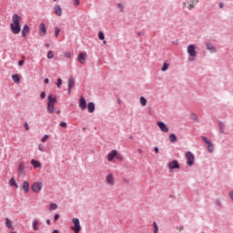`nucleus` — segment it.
<instances>
[{
  "label": "nucleus",
  "mask_w": 233,
  "mask_h": 233,
  "mask_svg": "<svg viewBox=\"0 0 233 233\" xmlns=\"http://www.w3.org/2000/svg\"><path fill=\"white\" fill-rule=\"evenodd\" d=\"M104 45H106V41H104Z\"/></svg>",
  "instance_id": "052dcab7"
},
{
  "label": "nucleus",
  "mask_w": 233,
  "mask_h": 233,
  "mask_svg": "<svg viewBox=\"0 0 233 233\" xmlns=\"http://www.w3.org/2000/svg\"><path fill=\"white\" fill-rule=\"evenodd\" d=\"M140 105L142 106H147V98H145V96H140Z\"/></svg>",
  "instance_id": "7c9ffc66"
},
{
  "label": "nucleus",
  "mask_w": 233,
  "mask_h": 233,
  "mask_svg": "<svg viewBox=\"0 0 233 233\" xmlns=\"http://www.w3.org/2000/svg\"><path fill=\"white\" fill-rule=\"evenodd\" d=\"M120 12H125V5L121 3L117 4Z\"/></svg>",
  "instance_id": "ea45409f"
},
{
  "label": "nucleus",
  "mask_w": 233,
  "mask_h": 233,
  "mask_svg": "<svg viewBox=\"0 0 233 233\" xmlns=\"http://www.w3.org/2000/svg\"><path fill=\"white\" fill-rule=\"evenodd\" d=\"M47 139H48V135H45V136L42 137L41 141H42V143H45Z\"/></svg>",
  "instance_id": "79ce46f5"
},
{
  "label": "nucleus",
  "mask_w": 233,
  "mask_h": 233,
  "mask_svg": "<svg viewBox=\"0 0 233 233\" xmlns=\"http://www.w3.org/2000/svg\"><path fill=\"white\" fill-rule=\"evenodd\" d=\"M225 123L218 121V128H219V132L220 134H225Z\"/></svg>",
  "instance_id": "5701e85b"
},
{
  "label": "nucleus",
  "mask_w": 233,
  "mask_h": 233,
  "mask_svg": "<svg viewBox=\"0 0 233 233\" xmlns=\"http://www.w3.org/2000/svg\"><path fill=\"white\" fill-rule=\"evenodd\" d=\"M76 86V81L74 80V78L70 77L68 79V88H67V94L70 95L72 94V88H74V86Z\"/></svg>",
  "instance_id": "1a4fd4ad"
},
{
  "label": "nucleus",
  "mask_w": 233,
  "mask_h": 233,
  "mask_svg": "<svg viewBox=\"0 0 233 233\" xmlns=\"http://www.w3.org/2000/svg\"><path fill=\"white\" fill-rule=\"evenodd\" d=\"M138 152H139V154H141V152H143V150H141V149H138Z\"/></svg>",
  "instance_id": "bf43d9fd"
},
{
  "label": "nucleus",
  "mask_w": 233,
  "mask_h": 233,
  "mask_svg": "<svg viewBox=\"0 0 233 233\" xmlns=\"http://www.w3.org/2000/svg\"><path fill=\"white\" fill-rule=\"evenodd\" d=\"M40 97L41 99H45L46 97V93L45 91L41 92Z\"/></svg>",
  "instance_id": "a19ab883"
},
{
  "label": "nucleus",
  "mask_w": 233,
  "mask_h": 233,
  "mask_svg": "<svg viewBox=\"0 0 233 233\" xmlns=\"http://www.w3.org/2000/svg\"><path fill=\"white\" fill-rule=\"evenodd\" d=\"M47 59H54V51L47 52Z\"/></svg>",
  "instance_id": "4c0bfd02"
},
{
  "label": "nucleus",
  "mask_w": 233,
  "mask_h": 233,
  "mask_svg": "<svg viewBox=\"0 0 233 233\" xmlns=\"http://www.w3.org/2000/svg\"><path fill=\"white\" fill-rule=\"evenodd\" d=\"M86 53H79L77 56V61L83 65L86 61Z\"/></svg>",
  "instance_id": "f8f14e48"
},
{
  "label": "nucleus",
  "mask_w": 233,
  "mask_h": 233,
  "mask_svg": "<svg viewBox=\"0 0 233 233\" xmlns=\"http://www.w3.org/2000/svg\"><path fill=\"white\" fill-rule=\"evenodd\" d=\"M72 223L74 224V226L71 227V230H74L75 233L81 232V222L79 221V218H72Z\"/></svg>",
  "instance_id": "20e7f679"
},
{
  "label": "nucleus",
  "mask_w": 233,
  "mask_h": 233,
  "mask_svg": "<svg viewBox=\"0 0 233 233\" xmlns=\"http://www.w3.org/2000/svg\"><path fill=\"white\" fill-rule=\"evenodd\" d=\"M218 6H219V8H223V6H225V5L223 3H219Z\"/></svg>",
  "instance_id": "864d4df0"
},
{
  "label": "nucleus",
  "mask_w": 233,
  "mask_h": 233,
  "mask_svg": "<svg viewBox=\"0 0 233 233\" xmlns=\"http://www.w3.org/2000/svg\"><path fill=\"white\" fill-rule=\"evenodd\" d=\"M168 66H169L168 63L165 62L161 67V71L167 72V70H168Z\"/></svg>",
  "instance_id": "c756f323"
},
{
  "label": "nucleus",
  "mask_w": 233,
  "mask_h": 233,
  "mask_svg": "<svg viewBox=\"0 0 233 233\" xmlns=\"http://www.w3.org/2000/svg\"><path fill=\"white\" fill-rule=\"evenodd\" d=\"M180 230H183V227L180 228Z\"/></svg>",
  "instance_id": "680f3d73"
},
{
  "label": "nucleus",
  "mask_w": 233,
  "mask_h": 233,
  "mask_svg": "<svg viewBox=\"0 0 233 233\" xmlns=\"http://www.w3.org/2000/svg\"><path fill=\"white\" fill-rule=\"evenodd\" d=\"M55 103H57V97H56L52 95H49L47 96V104L54 105Z\"/></svg>",
  "instance_id": "f3484780"
},
{
  "label": "nucleus",
  "mask_w": 233,
  "mask_h": 233,
  "mask_svg": "<svg viewBox=\"0 0 233 233\" xmlns=\"http://www.w3.org/2000/svg\"><path fill=\"white\" fill-rule=\"evenodd\" d=\"M54 13L58 17H61V15H63V10L61 9V5H56L54 8Z\"/></svg>",
  "instance_id": "dca6fc26"
},
{
  "label": "nucleus",
  "mask_w": 233,
  "mask_h": 233,
  "mask_svg": "<svg viewBox=\"0 0 233 233\" xmlns=\"http://www.w3.org/2000/svg\"><path fill=\"white\" fill-rule=\"evenodd\" d=\"M13 81L16 83V85H19L21 83V76L18 74H15L12 76Z\"/></svg>",
  "instance_id": "412c9836"
},
{
  "label": "nucleus",
  "mask_w": 233,
  "mask_h": 233,
  "mask_svg": "<svg viewBox=\"0 0 233 233\" xmlns=\"http://www.w3.org/2000/svg\"><path fill=\"white\" fill-rule=\"evenodd\" d=\"M169 141L170 143H176L177 141V137L176 134L172 133L169 135Z\"/></svg>",
  "instance_id": "a878e982"
},
{
  "label": "nucleus",
  "mask_w": 233,
  "mask_h": 233,
  "mask_svg": "<svg viewBox=\"0 0 233 233\" xmlns=\"http://www.w3.org/2000/svg\"><path fill=\"white\" fill-rule=\"evenodd\" d=\"M54 1H57V0H54Z\"/></svg>",
  "instance_id": "338daca9"
},
{
  "label": "nucleus",
  "mask_w": 233,
  "mask_h": 233,
  "mask_svg": "<svg viewBox=\"0 0 233 233\" xmlns=\"http://www.w3.org/2000/svg\"><path fill=\"white\" fill-rule=\"evenodd\" d=\"M46 48L50 47V44H46Z\"/></svg>",
  "instance_id": "4d7b16f0"
},
{
  "label": "nucleus",
  "mask_w": 233,
  "mask_h": 233,
  "mask_svg": "<svg viewBox=\"0 0 233 233\" xmlns=\"http://www.w3.org/2000/svg\"><path fill=\"white\" fill-rule=\"evenodd\" d=\"M39 150H42V147H39Z\"/></svg>",
  "instance_id": "69168bd1"
},
{
  "label": "nucleus",
  "mask_w": 233,
  "mask_h": 233,
  "mask_svg": "<svg viewBox=\"0 0 233 233\" xmlns=\"http://www.w3.org/2000/svg\"><path fill=\"white\" fill-rule=\"evenodd\" d=\"M106 181L108 185H114V175L108 174L106 177Z\"/></svg>",
  "instance_id": "6ab92c4d"
},
{
  "label": "nucleus",
  "mask_w": 233,
  "mask_h": 233,
  "mask_svg": "<svg viewBox=\"0 0 233 233\" xmlns=\"http://www.w3.org/2000/svg\"><path fill=\"white\" fill-rule=\"evenodd\" d=\"M153 228H154L153 233H157V232H159V227L157 226V222H153Z\"/></svg>",
  "instance_id": "473e14b6"
},
{
  "label": "nucleus",
  "mask_w": 233,
  "mask_h": 233,
  "mask_svg": "<svg viewBox=\"0 0 233 233\" xmlns=\"http://www.w3.org/2000/svg\"><path fill=\"white\" fill-rule=\"evenodd\" d=\"M60 127H61L62 128H66V127H67L66 122H61V123H60Z\"/></svg>",
  "instance_id": "37998d69"
},
{
  "label": "nucleus",
  "mask_w": 233,
  "mask_h": 233,
  "mask_svg": "<svg viewBox=\"0 0 233 233\" xmlns=\"http://www.w3.org/2000/svg\"><path fill=\"white\" fill-rule=\"evenodd\" d=\"M33 192H41V190L43 189V183L41 182H35L32 187H31Z\"/></svg>",
  "instance_id": "0eeeda50"
},
{
  "label": "nucleus",
  "mask_w": 233,
  "mask_h": 233,
  "mask_svg": "<svg viewBox=\"0 0 233 233\" xmlns=\"http://www.w3.org/2000/svg\"><path fill=\"white\" fill-rule=\"evenodd\" d=\"M216 205H218V207H221V200L220 199H217L216 200Z\"/></svg>",
  "instance_id": "8fccbe9b"
},
{
  "label": "nucleus",
  "mask_w": 233,
  "mask_h": 233,
  "mask_svg": "<svg viewBox=\"0 0 233 233\" xmlns=\"http://www.w3.org/2000/svg\"><path fill=\"white\" fill-rule=\"evenodd\" d=\"M154 152H155L156 154H159V147H154Z\"/></svg>",
  "instance_id": "09e8293b"
},
{
  "label": "nucleus",
  "mask_w": 233,
  "mask_h": 233,
  "mask_svg": "<svg viewBox=\"0 0 233 233\" xmlns=\"http://www.w3.org/2000/svg\"><path fill=\"white\" fill-rule=\"evenodd\" d=\"M59 218H60L59 214H55L54 221H57V219H59Z\"/></svg>",
  "instance_id": "49530a36"
},
{
  "label": "nucleus",
  "mask_w": 233,
  "mask_h": 233,
  "mask_svg": "<svg viewBox=\"0 0 233 233\" xmlns=\"http://www.w3.org/2000/svg\"><path fill=\"white\" fill-rule=\"evenodd\" d=\"M22 188H23L24 192H25V193L29 192V190H30V184L28 183V181H25L23 183Z\"/></svg>",
  "instance_id": "4be33fe9"
},
{
  "label": "nucleus",
  "mask_w": 233,
  "mask_h": 233,
  "mask_svg": "<svg viewBox=\"0 0 233 233\" xmlns=\"http://www.w3.org/2000/svg\"><path fill=\"white\" fill-rule=\"evenodd\" d=\"M39 34L40 35H46V25L45 23L39 25Z\"/></svg>",
  "instance_id": "2eb2a0df"
},
{
  "label": "nucleus",
  "mask_w": 233,
  "mask_h": 233,
  "mask_svg": "<svg viewBox=\"0 0 233 233\" xmlns=\"http://www.w3.org/2000/svg\"><path fill=\"white\" fill-rule=\"evenodd\" d=\"M187 3L189 5V10H192L194 8V0H187Z\"/></svg>",
  "instance_id": "58836bf2"
},
{
  "label": "nucleus",
  "mask_w": 233,
  "mask_h": 233,
  "mask_svg": "<svg viewBox=\"0 0 233 233\" xmlns=\"http://www.w3.org/2000/svg\"><path fill=\"white\" fill-rule=\"evenodd\" d=\"M167 167H168L170 172H172L173 170L181 168V167L179 166V162L177 160H172L171 162H169L167 164Z\"/></svg>",
  "instance_id": "423d86ee"
},
{
  "label": "nucleus",
  "mask_w": 233,
  "mask_h": 233,
  "mask_svg": "<svg viewBox=\"0 0 233 233\" xmlns=\"http://www.w3.org/2000/svg\"><path fill=\"white\" fill-rule=\"evenodd\" d=\"M190 119H192L193 121H199V118L198 117L197 114L191 113L190 114Z\"/></svg>",
  "instance_id": "2f4dec72"
},
{
  "label": "nucleus",
  "mask_w": 233,
  "mask_h": 233,
  "mask_svg": "<svg viewBox=\"0 0 233 233\" xmlns=\"http://www.w3.org/2000/svg\"><path fill=\"white\" fill-rule=\"evenodd\" d=\"M5 227H7V228H12V220L8 218H5Z\"/></svg>",
  "instance_id": "c85d7f7f"
},
{
  "label": "nucleus",
  "mask_w": 233,
  "mask_h": 233,
  "mask_svg": "<svg viewBox=\"0 0 233 233\" xmlns=\"http://www.w3.org/2000/svg\"><path fill=\"white\" fill-rule=\"evenodd\" d=\"M78 106L81 110H85L86 108V100L85 99V96H80Z\"/></svg>",
  "instance_id": "9b49d317"
},
{
  "label": "nucleus",
  "mask_w": 233,
  "mask_h": 233,
  "mask_svg": "<svg viewBox=\"0 0 233 233\" xmlns=\"http://www.w3.org/2000/svg\"><path fill=\"white\" fill-rule=\"evenodd\" d=\"M10 187H15V188H19V186L17 185V182H15V178L12 177L9 180Z\"/></svg>",
  "instance_id": "b1692460"
},
{
  "label": "nucleus",
  "mask_w": 233,
  "mask_h": 233,
  "mask_svg": "<svg viewBox=\"0 0 233 233\" xmlns=\"http://www.w3.org/2000/svg\"><path fill=\"white\" fill-rule=\"evenodd\" d=\"M46 225H50V223H51L50 219H46Z\"/></svg>",
  "instance_id": "5fc2aeb1"
},
{
  "label": "nucleus",
  "mask_w": 233,
  "mask_h": 233,
  "mask_svg": "<svg viewBox=\"0 0 233 233\" xmlns=\"http://www.w3.org/2000/svg\"><path fill=\"white\" fill-rule=\"evenodd\" d=\"M202 233H205V232H202Z\"/></svg>",
  "instance_id": "774afa93"
},
{
  "label": "nucleus",
  "mask_w": 233,
  "mask_h": 233,
  "mask_svg": "<svg viewBox=\"0 0 233 233\" xmlns=\"http://www.w3.org/2000/svg\"><path fill=\"white\" fill-rule=\"evenodd\" d=\"M87 112H89V114H94V112H96V104H94V102H89L87 104Z\"/></svg>",
  "instance_id": "4468645a"
},
{
  "label": "nucleus",
  "mask_w": 233,
  "mask_h": 233,
  "mask_svg": "<svg viewBox=\"0 0 233 233\" xmlns=\"http://www.w3.org/2000/svg\"><path fill=\"white\" fill-rule=\"evenodd\" d=\"M25 65V60L18 61V66H23Z\"/></svg>",
  "instance_id": "a18cd8bd"
},
{
  "label": "nucleus",
  "mask_w": 233,
  "mask_h": 233,
  "mask_svg": "<svg viewBox=\"0 0 233 233\" xmlns=\"http://www.w3.org/2000/svg\"><path fill=\"white\" fill-rule=\"evenodd\" d=\"M24 127H25V130H30V127L28 126V122H25L24 124Z\"/></svg>",
  "instance_id": "c03bdc74"
},
{
  "label": "nucleus",
  "mask_w": 233,
  "mask_h": 233,
  "mask_svg": "<svg viewBox=\"0 0 233 233\" xmlns=\"http://www.w3.org/2000/svg\"><path fill=\"white\" fill-rule=\"evenodd\" d=\"M57 208V204L56 203H51L49 206V210H56Z\"/></svg>",
  "instance_id": "f704fd0d"
},
{
  "label": "nucleus",
  "mask_w": 233,
  "mask_h": 233,
  "mask_svg": "<svg viewBox=\"0 0 233 233\" xmlns=\"http://www.w3.org/2000/svg\"><path fill=\"white\" fill-rule=\"evenodd\" d=\"M186 159L187 167H193L194 162L196 161V157L193 152L187 151L186 152Z\"/></svg>",
  "instance_id": "7ed1b4c3"
},
{
  "label": "nucleus",
  "mask_w": 233,
  "mask_h": 233,
  "mask_svg": "<svg viewBox=\"0 0 233 233\" xmlns=\"http://www.w3.org/2000/svg\"><path fill=\"white\" fill-rule=\"evenodd\" d=\"M55 106L54 104H47V112L49 114H54Z\"/></svg>",
  "instance_id": "bb28decb"
},
{
  "label": "nucleus",
  "mask_w": 233,
  "mask_h": 233,
  "mask_svg": "<svg viewBox=\"0 0 233 233\" xmlns=\"http://www.w3.org/2000/svg\"><path fill=\"white\" fill-rule=\"evenodd\" d=\"M196 5L199 3V0H195Z\"/></svg>",
  "instance_id": "13d9d810"
},
{
  "label": "nucleus",
  "mask_w": 233,
  "mask_h": 233,
  "mask_svg": "<svg viewBox=\"0 0 233 233\" xmlns=\"http://www.w3.org/2000/svg\"><path fill=\"white\" fill-rule=\"evenodd\" d=\"M63 85V79H61V78H57V80H56V86L58 87V88H61V86Z\"/></svg>",
  "instance_id": "c9c22d12"
},
{
  "label": "nucleus",
  "mask_w": 233,
  "mask_h": 233,
  "mask_svg": "<svg viewBox=\"0 0 233 233\" xmlns=\"http://www.w3.org/2000/svg\"><path fill=\"white\" fill-rule=\"evenodd\" d=\"M53 233H59V230L55 229V230H53Z\"/></svg>",
  "instance_id": "6e6d98bb"
},
{
  "label": "nucleus",
  "mask_w": 233,
  "mask_h": 233,
  "mask_svg": "<svg viewBox=\"0 0 233 233\" xmlns=\"http://www.w3.org/2000/svg\"><path fill=\"white\" fill-rule=\"evenodd\" d=\"M157 125L158 128H160L161 132H165V133L168 132V126H167V124H165V122L158 121L157 123Z\"/></svg>",
  "instance_id": "9d476101"
},
{
  "label": "nucleus",
  "mask_w": 233,
  "mask_h": 233,
  "mask_svg": "<svg viewBox=\"0 0 233 233\" xmlns=\"http://www.w3.org/2000/svg\"><path fill=\"white\" fill-rule=\"evenodd\" d=\"M31 165L34 167V168H41V162H39V160L32 159Z\"/></svg>",
  "instance_id": "aec40b11"
},
{
  "label": "nucleus",
  "mask_w": 233,
  "mask_h": 233,
  "mask_svg": "<svg viewBox=\"0 0 233 233\" xmlns=\"http://www.w3.org/2000/svg\"><path fill=\"white\" fill-rule=\"evenodd\" d=\"M118 103H121V100L118 99Z\"/></svg>",
  "instance_id": "e2e57ef3"
},
{
  "label": "nucleus",
  "mask_w": 233,
  "mask_h": 233,
  "mask_svg": "<svg viewBox=\"0 0 233 233\" xmlns=\"http://www.w3.org/2000/svg\"><path fill=\"white\" fill-rule=\"evenodd\" d=\"M13 23L10 24V29L13 34L17 35L21 33V16L17 14L13 15Z\"/></svg>",
  "instance_id": "f257e3e1"
},
{
  "label": "nucleus",
  "mask_w": 233,
  "mask_h": 233,
  "mask_svg": "<svg viewBox=\"0 0 233 233\" xmlns=\"http://www.w3.org/2000/svg\"><path fill=\"white\" fill-rule=\"evenodd\" d=\"M138 35H141V33H138Z\"/></svg>",
  "instance_id": "0e129e2a"
},
{
  "label": "nucleus",
  "mask_w": 233,
  "mask_h": 233,
  "mask_svg": "<svg viewBox=\"0 0 233 233\" xmlns=\"http://www.w3.org/2000/svg\"><path fill=\"white\" fill-rule=\"evenodd\" d=\"M25 172V162H20L18 165V173L23 174Z\"/></svg>",
  "instance_id": "393cba45"
},
{
  "label": "nucleus",
  "mask_w": 233,
  "mask_h": 233,
  "mask_svg": "<svg viewBox=\"0 0 233 233\" xmlns=\"http://www.w3.org/2000/svg\"><path fill=\"white\" fill-rule=\"evenodd\" d=\"M98 39H100V41H105V33H103V31L98 32Z\"/></svg>",
  "instance_id": "72a5a7b5"
},
{
  "label": "nucleus",
  "mask_w": 233,
  "mask_h": 233,
  "mask_svg": "<svg viewBox=\"0 0 233 233\" xmlns=\"http://www.w3.org/2000/svg\"><path fill=\"white\" fill-rule=\"evenodd\" d=\"M44 83H45L46 85H48V83H50V79L45 78Z\"/></svg>",
  "instance_id": "3c124183"
},
{
  "label": "nucleus",
  "mask_w": 233,
  "mask_h": 233,
  "mask_svg": "<svg viewBox=\"0 0 233 233\" xmlns=\"http://www.w3.org/2000/svg\"><path fill=\"white\" fill-rule=\"evenodd\" d=\"M39 220H34L32 223L33 230H39Z\"/></svg>",
  "instance_id": "cd10ccee"
},
{
  "label": "nucleus",
  "mask_w": 233,
  "mask_h": 233,
  "mask_svg": "<svg viewBox=\"0 0 233 233\" xmlns=\"http://www.w3.org/2000/svg\"><path fill=\"white\" fill-rule=\"evenodd\" d=\"M30 32V26L28 25H25L22 29V37H26V34Z\"/></svg>",
  "instance_id": "a211bd4d"
},
{
  "label": "nucleus",
  "mask_w": 233,
  "mask_h": 233,
  "mask_svg": "<svg viewBox=\"0 0 233 233\" xmlns=\"http://www.w3.org/2000/svg\"><path fill=\"white\" fill-rule=\"evenodd\" d=\"M202 140L204 141V143H206L209 154H212V152H214V144L212 143V141L208 140L207 137H202Z\"/></svg>",
  "instance_id": "39448f33"
},
{
  "label": "nucleus",
  "mask_w": 233,
  "mask_h": 233,
  "mask_svg": "<svg viewBox=\"0 0 233 233\" xmlns=\"http://www.w3.org/2000/svg\"><path fill=\"white\" fill-rule=\"evenodd\" d=\"M187 54L189 56L188 61L192 62L196 59L198 53H196V46L194 44L187 46Z\"/></svg>",
  "instance_id": "f03ea898"
},
{
  "label": "nucleus",
  "mask_w": 233,
  "mask_h": 233,
  "mask_svg": "<svg viewBox=\"0 0 233 233\" xmlns=\"http://www.w3.org/2000/svg\"><path fill=\"white\" fill-rule=\"evenodd\" d=\"M59 32H61V29L59 27H55V37H59Z\"/></svg>",
  "instance_id": "e433bc0d"
},
{
  "label": "nucleus",
  "mask_w": 233,
  "mask_h": 233,
  "mask_svg": "<svg viewBox=\"0 0 233 233\" xmlns=\"http://www.w3.org/2000/svg\"><path fill=\"white\" fill-rule=\"evenodd\" d=\"M114 157H117L119 159V153H117V150L113 149L110 153L107 155V161H114Z\"/></svg>",
  "instance_id": "6e6552de"
},
{
  "label": "nucleus",
  "mask_w": 233,
  "mask_h": 233,
  "mask_svg": "<svg viewBox=\"0 0 233 233\" xmlns=\"http://www.w3.org/2000/svg\"><path fill=\"white\" fill-rule=\"evenodd\" d=\"M79 3H80V0H75L74 5L75 6H79Z\"/></svg>",
  "instance_id": "de8ad7c7"
},
{
  "label": "nucleus",
  "mask_w": 233,
  "mask_h": 233,
  "mask_svg": "<svg viewBox=\"0 0 233 233\" xmlns=\"http://www.w3.org/2000/svg\"><path fill=\"white\" fill-rule=\"evenodd\" d=\"M71 56H72V55H71L70 53H66V57H67V59H70Z\"/></svg>",
  "instance_id": "603ef678"
},
{
  "label": "nucleus",
  "mask_w": 233,
  "mask_h": 233,
  "mask_svg": "<svg viewBox=\"0 0 233 233\" xmlns=\"http://www.w3.org/2000/svg\"><path fill=\"white\" fill-rule=\"evenodd\" d=\"M206 47H207V50L210 52V54H216V52H218V49H216V46H214V45L210 43H207Z\"/></svg>",
  "instance_id": "ddd939ff"
}]
</instances>
